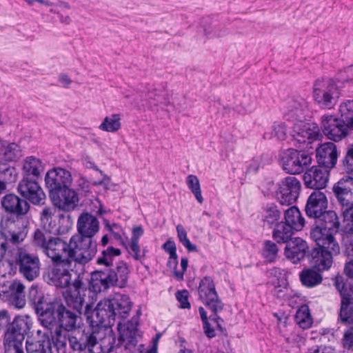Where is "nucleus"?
Segmentation results:
<instances>
[{"label": "nucleus", "mask_w": 353, "mask_h": 353, "mask_svg": "<svg viewBox=\"0 0 353 353\" xmlns=\"http://www.w3.org/2000/svg\"><path fill=\"white\" fill-rule=\"evenodd\" d=\"M18 192L27 201L36 205L45 203L46 196L36 180L23 177L17 186Z\"/></svg>", "instance_id": "19"}, {"label": "nucleus", "mask_w": 353, "mask_h": 353, "mask_svg": "<svg viewBox=\"0 0 353 353\" xmlns=\"http://www.w3.org/2000/svg\"><path fill=\"white\" fill-rule=\"evenodd\" d=\"M25 286L19 281L8 282L0 293V296L11 301L17 308H22L26 305Z\"/></svg>", "instance_id": "25"}, {"label": "nucleus", "mask_w": 353, "mask_h": 353, "mask_svg": "<svg viewBox=\"0 0 353 353\" xmlns=\"http://www.w3.org/2000/svg\"><path fill=\"white\" fill-rule=\"evenodd\" d=\"M307 108V102L303 99H288L283 106L284 117L288 121H301Z\"/></svg>", "instance_id": "32"}, {"label": "nucleus", "mask_w": 353, "mask_h": 353, "mask_svg": "<svg viewBox=\"0 0 353 353\" xmlns=\"http://www.w3.org/2000/svg\"><path fill=\"white\" fill-rule=\"evenodd\" d=\"M17 177L16 169L8 165L0 175V181L6 183L14 182ZM6 185V184H5Z\"/></svg>", "instance_id": "55"}, {"label": "nucleus", "mask_w": 353, "mask_h": 353, "mask_svg": "<svg viewBox=\"0 0 353 353\" xmlns=\"http://www.w3.org/2000/svg\"><path fill=\"white\" fill-rule=\"evenodd\" d=\"M79 236L92 239L99 230V222L96 216L89 212H83L77 224Z\"/></svg>", "instance_id": "30"}, {"label": "nucleus", "mask_w": 353, "mask_h": 353, "mask_svg": "<svg viewBox=\"0 0 353 353\" xmlns=\"http://www.w3.org/2000/svg\"><path fill=\"white\" fill-rule=\"evenodd\" d=\"M27 233V228L21 225L19 222L12 221L9 223L8 230L3 234H0V238H5L8 243V254L14 250V245L23 241Z\"/></svg>", "instance_id": "31"}, {"label": "nucleus", "mask_w": 353, "mask_h": 353, "mask_svg": "<svg viewBox=\"0 0 353 353\" xmlns=\"http://www.w3.org/2000/svg\"><path fill=\"white\" fill-rule=\"evenodd\" d=\"M334 251L323 248H314L310 252L308 257L310 263L318 271L329 270L333 263Z\"/></svg>", "instance_id": "29"}, {"label": "nucleus", "mask_w": 353, "mask_h": 353, "mask_svg": "<svg viewBox=\"0 0 353 353\" xmlns=\"http://www.w3.org/2000/svg\"><path fill=\"white\" fill-rule=\"evenodd\" d=\"M83 164L89 169H93L96 171L99 172L102 174V171L95 165V163L91 160V158L88 156L83 157L82 158Z\"/></svg>", "instance_id": "62"}, {"label": "nucleus", "mask_w": 353, "mask_h": 353, "mask_svg": "<svg viewBox=\"0 0 353 353\" xmlns=\"http://www.w3.org/2000/svg\"><path fill=\"white\" fill-rule=\"evenodd\" d=\"M343 170L353 175V143L347 146L345 155L342 161Z\"/></svg>", "instance_id": "51"}, {"label": "nucleus", "mask_w": 353, "mask_h": 353, "mask_svg": "<svg viewBox=\"0 0 353 353\" xmlns=\"http://www.w3.org/2000/svg\"><path fill=\"white\" fill-rule=\"evenodd\" d=\"M203 325L204 332L208 338L212 339L216 336L215 331L211 327L208 321H203Z\"/></svg>", "instance_id": "64"}, {"label": "nucleus", "mask_w": 353, "mask_h": 353, "mask_svg": "<svg viewBox=\"0 0 353 353\" xmlns=\"http://www.w3.org/2000/svg\"><path fill=\"white\" fill-rule=\"evenodd\" d=\"M335 285L341 296L340 319L350 325L345 332V344L351 345L353 343V285L339 279L336 280Z\"/></svg>", "instance_id": "8"}, {"label": "nucleus", "mask_w": 353, "mask_h": 353, "mask_svg": "<svg viewBox=\"0 0 353 353\" xmlns=\"http://www.w3.org/2000/svg\"><path fill=\"white\" fill-rule=\"evenodd\" d=\"M53 216L52 210L49 208H45L43 209L41 214V220L43 224V227H47V228H50V225L52 223V219Z\"/></svg>", "instance_id": "58"}, {"label": "nucleus", "mask_w": 353, "mask_h": 353, "mask_svg": "<svg viewBox=\"0 0 353 353\" xmlns=\"http://www.w3.org/2000/svg\"><path fill=\"white\" fill-rule=\"evenodd\" d=\"M71 267L72 261L69 259L52 263V267L48 268V274L55 286L68 288L72 283L83 280V275Z\"/></svg>", "instance_id": "10"}, {"label": "nucleus", "mask_w": 353, "mask_h": 353, "mask_svg": "<svg viewBox=\"0 0 353 353\" xmlns=\"http://www.w3.org/2000/svg\"><path fill=\"white\" fill-rule=\"evenodd\" d=\"M306 170L303 175L306 188L320 191L327 186L330 170L320 166H312L310 169Z\"/></svg>", "instance_id": "24"}, {"label": "nucleus", "mask_w": 353, "mask_h": 353, "mask_svg": "<svg viewBox=\"0 0 353 353\" xmlns=\"http://www.w3.org/2000/svg\"><path fill=\"white\" fill-rule=\"evenodd\" d=\"M272 134L279 141H284L288 137V128L284 123L275 122L272 125Z\"/></svg>", "instance_id": "54"}, {"label": "nucleus", "mask_w": 353, "mask_h": 353, "mask_svg": "<svg viewBox=\"0 0 353 353\" xmlns=\"http://www.w3.org/2000/svg\"><path fill=\"white\" fill-rule=\"evenodd\" d=\"M1 205L4 210L10 214L21 217L26 215L30 206L27 201L14 194H8L1 199Z\"/></svg>", "instance_id": "28"}, {"label": "nucleus", "mask_w": 353, "mask_h": 353, "mask_svg": "<svg viewBox=\"0 0 353 353\" xmlns=\"http://www.w3.org/2000/svg\"><path fill=\"white\" fill-rule=\"evenodd\" d=\"M121 115L113 114L110 117H105L99 128L104 132H116L121 128Z\"/></svg>", "instance_id": "43"}, {"label": "nucleus", "mask_w": 353, "mask_h": 353, "mask_svg": "<svg viewBox=\"0 0 353 353\" xmlns=\"http://www.w3.org/2000/svg\"><path fill=\"white\" fill-rule=\"evenodd\" d=\"M341 212L344 221L346 222V225L345 226V234L343 239L350 236H351L352 241H353V205L342 210Z\"/></svg>", "instance_id": "49"}, {"label": "nucleus", "mask_w": 353, "mask_h": 353, "mask_svg": "<svg viewBox=\"0 0 353 353\" xmlns=\"http://www.w3.org/2000/svg\"><path fill=\"white\" fill-rule=\"evenodd\" d=\"M130 269L128 264L120 261L114 269L97 270L92 274L90 285L94 292H100L110 287L124 288L128 280Z\"/></svg>", "instance_id": "5"}, {"label": "nucleus", "mask_w": 353, "mask_h": 353, "mask_svg": "<svg viewBox=\"0 0 353 353\" xmlns=\"http://www.w3.org/2000/svg\"><path fill=\"white\" fill-rule=\"evenodd\" d=\"M50 197L56 207L66 212L74 210L79 203L77 193L70 187L52 193Z\"/></svg>", "instance_id": "26"}, {"label": "nucleus", "mask_w": 353, "mask_h": 353, "mask_svg": "<svg viewBox=\"0 0 353 353\" xmlns=\"http://www.w3.org/2000/svg\"><path fill=\"white\" fill-rule=\"evenodd\" d=\"M327 205L326 195L321 191L314 190L307 199L305 211L308 217L318 221L323 219V216L327 213L335 212L333 210H327Z\"/></svg>", "instance_id": "21"}, {"label": "nucleus", "mask_w": 353, "mask_h": 353, "mask_svg": "<svg viewBox=\"0 0 353 353\" xmlns=\"http://www.w3.org/2000/svg\"><path fill=\"white\" fill-rule=\"evenodd\" d=\"M49 308L40 321L41 324L52 334L57 353H65L66 334L77 329L78 315L58 301H54Z\"/></svg>", "instance_id": "2"}, {"label": "nucleus", "mask_w": 353, "mask_h": 353, "mask_svg": "<svg viewBox=\"0 0 353 353\" xmlns=\"http://www.w3.org/2000/svg\"><path fill=\"white\" fill-rule=\"evenodd\" d=\"M52 334L48 331L45 332L42 338L37 341L26 342L28 353H53Z\"/></svg>", "instance_id": "36"}, {"label": "nucleus", "mask_w": 353, "mask_h": 353, "mask_svg": "<svg viewBox=\"0 0 353 353\" xmlns=\"http://www.w3.org/2000/svg\"><path fill=\"white\" fill-rule=\"evenodd\" d=\"M296 323L303 329L309 328L312 322L309 308L307 305H302L296 312L295 315Z\"/></svg>", "instance_id": "46"}, {"label": "nucleus", "mask_w": 353, "mask_h": 353, "mask_svg": "<svg viewBox=\"0 0 353 353\" xmlns=\"http://www.w3.org/2000/svg\"><path fill=\"white\" fill-rule=\"evenodd\" d=\"M198 291L201 300L209 310L214 312L223 310L224 304L218 296L211 277L205 276L201 281Z\"/></svg>", "instance_id": "16"}, {"label": "nucleus", "mask_w": 353, "mask_h": 353, "mask_svg": "<svg viewBox=\"0 0 353 353\" xmlns=\"http://www.w3.org/2000/svg\"><path fill=\"white\" fill-rule=\"evenodd\" d=\"M176 231L178 234V238L181 243L185 247L188 251L190 252H196L197 247L192 244L190 240L187 236V232L182 225H178L176 226Z\"/></svg>", "instance_id": "52"}, {"label": "nucleus", "mask_w": 353, "mask_h": 353, "mask_svg": "<svg viewBox=\"0 0 353 353\" xmlns=\"http://www.w3.org/2000/svg\"><path fill=\"white\" fill-rule=\"evenodd\" d=\"M292 140L297 143H311L322 137L320 129L316 123H304L299 121L294 125L292 132Z\"/></svg>", "instance_id": "23"}, {"label": "nucleus", "mask_w": 353, "mask_h": 353, "mask_svg": "<svg viewBox=\"0 0 353 353\" xmlns=\"http://www.w3.org/2000/svg\"><path fill=\"white\" fill-rule=\"evenodd\" d=\"M87 288L83 280L72 283L64 293L68 307H72L79 314L83 313L90 320L92 327H112L116 321L128 317L132 303L127 295L117 294L110 299L100 301L92 311V305H85Z\"/></svg>", "instance_id": "1"}, {"label": "nucleus", "mask_w": 353, "mask_h": 353, "mask_svg": "<svg viewBox=\"0 0 353 353\" xmlns=\"http://www.w3.org/2000/svg\"><path fill=\"white\" fill-rule=\"evenodd\" d=\"M341 210L353 206V176H344L332 188Z\"/></svg>", "instance_id": "22"}, {"label": "nucleus", "mask_w": 353, "mask_h": 353, "mask_svg": "<svg viewBox=\"0 0 353 353\" xmlns=\"http://www.w3.org/2000/svg\"><path fill=\"white\" fill-rule=\"evenodd\" d=\"M23 170L26 177L30 175L38 177L43 171L44 168L41 161L34 157H28L25 159Z\"/></svg>", "instance_id": "41"}, {"label": "nucleus", "mask_w": 353, "mask_h": 353, "mask_svg": "<svg viewBox=\"0 0 353 353\" xmlns=\"http://www.w3.org/2000/svg\"><path fill=\"white\" fill-rule=\"evenodd\" d=\"M73 225V219L70 214H60L59 215V228L55 230L58 234L68 232Z\"/></svg>", "instance_id": "50"}, {"label": "nucleus", "mask_w": 353, "mask_h": 353, "mask_svg": "<svg viewBox=\"0 0 353 353\" xmlns=\"http://www.w3.org/2000/svg\"><path fill=\"white\" fill-rule=\"evenodd\" d=\"M21 156L20 146L15 143H0V160L5 161H16Z\"/></svg>", "instance_id": "38"}, {"label": "nucleus", "mask_w": 353, "mask_h": 353, "mask_svg": "<svg viewBox=\"0 0 353 353\" xmlns=\"http://www.w3.org/2000/svg\"><path fill=\"white\" fill-rule=\"evenodd\" d=\"M280 161L283 170L287 173L299 174L310 167L312 157L307 151L290 148L281 154Z\"/></svg>", "instance_id": "11"}, {"label": "nucleus", "mask_w": 353, "mask_h": 353, "mask_svg": "<svg viewBox=\"0 0 353 353\" xmlns=\"http://www.w3.org/2000/svg\"><path fill=\"white\" fill-rule=\"evenodd\" d=\"M176 298L180 303V307L183 309L190 308V303L188 301V292L186 290L178 291L176 293Z\"/></svg>", "instance_id": "57"}, {"label": "nucleus", "mask_w": 353, "mask_h": 353, "mask_svg": "<svg viewBox=\"0 0 353 353\" xmlns=\"http://www.w3.org/2000/svg\"><path fill=\"white\" fill-rule=\"evenodd\" d=\"M284 219L285 222L290 224L296 231L301 230L305 224L304 218L295 206L290 207L285 211Z\"/></svg>", "instance_id": "40"}, {"label": "nucleus", "mask_w": 353, "mask_h": 353, "mask_svg": "<svg viewBox=\"0 0 353 353\" xmlns=\"http://www.w3.org/2000/svg\"><path fill=\"white\" fill-rule=\"evenodd\" d=\"M308 249L309 247L305 241L296 237L286 244L284 253L293 263H298L305 258Z\"/></svg>", "instance_id": "33"}, {"label": "nucleus", "mask_w": 353, "mask_h": 353, "mask_svg": "<svg viewBox=\"0 0 353 353\" xmlns=\"http://www.w3.org/2000/svg\"><path fill=\"white\" fill-rule=\"evenodd\" d=\"M186 183L188 188L193 193L197 201L199 203H202L203 202V198L201 195L200 183L198 177L195 175L190 174L187 177Z\"/></svg>", "instance_id": "47"}, {"label": "nucleus", "mask_w": 353, "mask_h": 353, "mask_svg": "<svg viewBox=\"0 0 353 353\" xmlns=\"http://www.w3.org/2000/svg\"><path fill=\"white\" fill-rule=\"evenodd\" d=\"M340 117L350 128L353 126V100H348L341 104Z\"/></svg>", "instance_id": "45"}, {"label": "nucleus", "mask_w": 353, "mask_h": 353, "mask_svg": "<svg viewBox=\"0 0 353 353\" xmlns=\"http://www.w3.org/2000/svg\"><path fill=\"white\" fill-rule=\"evenodd\" d=\"M301 188V183L296 177L287 176L279 184L276 199L281 205H290L296 201Z\"/></svg>", "instance_id": "17"}, {"label": "nucleus", "mask_w": 353, "mask_h": 353, "mask_svg": "<svg viewBox=\"0 0 353 353\" xmlns=\"http://www.w3.org/2000/svg\"><path fill=\"white\" fill-rule=\"evenodd\" d=\"M103 327H92V332H84L80 339L66 334L67 342L70 347L74 351L87 350L88 353H108V350L104 349V330ZM105 328V327H103Z\"/></svg>", "instance_id": "7"}, {"label": "nucleus", "mask_w": 353, "mask_h": 353, "mask_svg": "<svg viewBox=\"0 0 353 353\" xmlns=\"http://www.w3.org/2000/svg\"><path fill=\"white\" fill-rule=\"evenodd\" d=\"M321 128L323 134L331 140L339 141L350 134L348 127L339 117L324 115L321 119Z\"/></svg>", "instance_id": "18"}, {"label": "nucleus", "mask_w": 353, "mask_h": 353, "mask_svg": "<svg viewBox=\"0 0 353 353\" xmlns=\"http://www.w3.org/2000/svg\"><path fill=\"white\" fill-rule=\"evenodd\" d=\"M260 214L263 226L272 228L277 223H279L282 212L275 203H270L261 208Z\"/></svg>", "instance_id": "35"}, {"label": "nucleus", "mask_w": 353, "mask_h": 353, "mask_svg": "<svg viewBox=\"0 0 353 353\" xmlns=\"http://www.w3.org/2000/svg\"><path fill=\"white\" fill-rule=\"evenodd\" d=\"M46 186L50 196L69 188L72 182L71 173L61 168H55L48 170L45 176Z\"/></svg>", "instance_id": "20"}, {"label": "nucleus", "mask_w": 353, "mask_h": 353, "mask_svg": "<svg viewBox=\"0 0 353 353\" xmlns=\"http://www.w3.org/2000/svg\"><path fill=\"white\" fill-rule=\"evenodd\" d=\"M121 254L120 249L109 246L102 251L101 255L97 259V263L105 267L112 266L114 257L120 256Z\"/></svg>", "instance_id": "44"}, {"label": "nucleus", "mask_w": 353, "mask_h": 353, "mask_svg": "<svg viewBox=\"0 0 353 353\" xmlns=\"http://www.w3.org/2000/svg\"><path fill=\"white\" fill-rule=\"evenodd\" d=\"M31 327V321L28 316H17L8 325L4 334V347H23L25 336Z\"/></svg>", "instance_id": "14"}, {"label": "nucleus", "mask_w": 353, "mask_h": 353, "mask_svg": "<svg viewBox=\"0 0 353 353\" xmlns=\"http://www.w3.org/2000/svg\"><path fill=\"white\" fill-rule=\"evenodd\" d=\"M163 249L170 256L176 254V248L174 241L168 240L162 246Z\"/></svg>", "instance_id": "60"}, {"label": "nucleus", "mask_w": 353, "mask_h": 353, "mask_svg": "<svg viewBox=\"0 0 353 353\" xmlns=\"http://www.w3.org/2000/svg\"><path fill=\"white\" fill-rule=\"evenodd\" d=\"M279 250L277 245L275 243L270 240L264 241L263 256L268 262H273L276 260Z\"/></svg>", "instance_id": "48"}, {"label": "nucleus", "mask_w": 353, "mask_h": 353, "mask_svg": "<svg viewBox=\"0 0 353 353\" xmlns=\"http://www.w3.org/2000/svg\"><path fill=\"white\" fill-rule=\"evenodd\" d=\"M314 100L321 106L331 109L339 98V86L330 79H319L313 86Z\"/></svg>", "instance_id": "12"}, {"label": "nucleus", "mask_w": 353, "mask_h": 353, "mask_svg": "<svg viewBox=\"0 0 353 353\" xmlns=\"http://www.w3.org/2000/svg\"><path fill=\"white\" fill-rule=\"evenodd\" d=\"M295 229L290 224L286 223L285 221H280L274 225L272 231V238L278 243L287 244L292 238Z\"/></svg>", "instance_id": "37"}, {"label": "nucleus", "mask_w": 353, "mask_h": 353, "mask_svg": "<svg viewBox=\"0 0 353 353\" xmlns=\"http://www.w3.org/2000/svg\"><path fill=\"white\" fill-rule=\"evenodd\" d=\"M350 237L347 236L343 239V253L347 256L353 257V241ZM344 271L349 278H353V258L346 262Z\"/></svg>", "instance_id": "42"}, {"label": "nucleus", "mask_w": 353, "mask_h": 353, "mask_svg": "<svg viewBox=\"0 0 353 353\" xmlns=\"http://www.w3.org/2000/svg\"><path fill=\"white\" fill-rule=\"evenodd\" d=\"M28 297L33 305L39 321L48 311L49 307L54 304V302L46 301L43 292L36 285H32L29 289Z\"/></svg>", "instance_id": "34"}, {"label": "nucleus", "mask_w": 353, "mask_h": 353, "mask_svg": "<svg viewBox=\"0 0 353 353\" xmlns=\"http://www.w3.org/2000/svg\"><path fill=\"white\" fill-rule=\"evenodd\" d=\"M106 226L108 228V230L112 232V235L117 240L121 241L122 239L121 235L119 233L121 230L119 225L114 223L112 225H110L109 223H108Z\"/></svg>", "instance_id": "61"}, {"label": "nucleus", "mask_w": 353, "mask_h": 353, "mask_svg": "<svg viewBox=\"0 0 353 353\" xmlns=\"http://www.w3.org/2000/svg\"><path fill=\"white\" fill-rule=\"evenodd\" d=\"M144 230L141 225L136 226L132 229L131 240L132 241H139V238L143 234Z\"/></svg>", "instance_id": "63"}, {"label": "nucleus", "mask_w": 353, "mask_h": 353, "mask_svg": "<svg viewBox=\"0 0 353 353\" xmlns=\"http://www.w3.org/2000/svg\"><path fill=\"white\" fill-rule=\"evenodd\" d=\"M188 265V259L186 257H183L181 260V271L175 270L174 276L178 281L183 280L184 273L187 270Z\"/></svg>", "instance_id": "59"}, {"label": "nucleus", "mask_w": 353, "mask_h": 353, "mask_svg": "<svg viewBox=\"0 0 353 353\" xmlns=\"http://www.w3.org/2000/svg\"><path fill=\"white\" fill-rule=\"evenodd\" d=\"M126 249L128 250L130 254L132 255V258L136 261H140L145 256V251L141 252L139 241H130L128 246H126Z\"/></svg>", "instance_id": "53"}, {"label": "nucleus", "mask_w": 353, "mask_h": 353, "mask_svg": "<svg viewBox=\"0 0 353 353\" xmlns=\"http://www.w3.org/2000/svg\"><path fill=\"white\" fill-rule=\"evenodd\" d=\"M208 19H205L203 21V26L208 23ZM204 33L208 37H221L224 34L225 32H221L219 28L216 27V24L213 23L210 24L209 27L204 26Z\"/></svg>", "instance_id": "56"}, {"label": "nucleus", "mask_w": 353, "mask_h": 353, "mask_svg": "<svg viewBox=\"0 0 353 353\" xmlns=\"http://www.w3.org/2000/svg\"><path fill=\"white\" fill-rule=\"evenodd\" d=\"M139 316H133L125 323H118L119 332V343L117 345H111L108 353H130L137 350L138 337Z\"/></svg>", "instance_id": "6"}, {"label": "nucleus", "mask_w": 353, "mask_h": 353, "mask_svg": "<svg viewBox=\"0 0 353 353\" xmlns=\"http://www.w3.org/2000/svg\"><path fill=\"white\" fill-rule=\"evenodd\" d=\"M299 279L303 285L307 288H313L320 284L323 276L318 271L313 268L303 269L299 273Z\"/></svg>", "instance_id": "39"}, {"label": "nucleus", "mask_w": 353, "mask_h": 353, "mask_svg": "<svg viewBox=\"0 0 353 353\" xmlns=\"http://www.w3.org/2000/svg\"><path fill=\"white\" fill-rule=\"evenodd\" d=\"M31 327V321L28 316H17L8 325L4 334V347H23L25 336Z\"/></svg>", "instance_id": "13"}, {"label": "nucleus", "mask_w": 353, "mask_h": 353, "mask_svg": "<svg viewBox=\"0 0 353 353\" xmlns=\"http://www.w3.org/2000/svg\"><path fill=\"white\" fill-rule=\"evenodd\" d=\"M16 264L18 266L19 272L29 281H34L40 274L41 263L37 254L18 249Z\"/></svg>", "instance_id": "15"}, {"label": "nucleus", "mask_w": 353, "mask_h": 353, "mask_svg": "<svg viewBox=\"0 0 353 353\" xmlns=\"http://www.w3.org/2000/svg\"><path fill=\"white\" fill-rule=\"evenodd\" d=\"M340 221L336 212L327 213L323 219L315 221L310 230V238L319 248L334 251V254L340 252V246L335 238L339 232Z\"/></svg>", "instance_id": "3"}, {"label": "nucleus", "mask_w": 353, "mask_h": 353, "mask_svg": "<svg viewBox=\"0 0 353 353\" xmlns=\"http://www.w3.org/2000/svg\"><path fill=\"white\" fill-rule=\"evenodd\" d=\"M316 157L320 167L330 170L337 162V149L332 142H326L316 149Z\"/></svg>", "instance_id": "27"}, {"label": "nucleus", "mask_w": 353, "mask_h": 353, "mask_svg": "<svg viewBox=\"0 0 353 353\" xmlns=\"http://www.w3.org/2000/svg\"><path fill=\"white\" fill-rule=\"evenodd\" d=\"M97 243L92 239L73 235L70 239L68 258L81 265L89 263L96 255Z\"/></svg>", "instance_id": "9"}, {"label": "nucleus", "mask_w": 353, "mask_h": 353, "mask_svg": "<svg viewBox=\"0 0 353 353\" xmlns=\"http://www.w3.org/2000/svg\"><path fill=\"white\" fill-rule=\"evenodd\" d=\"M34 246L41 249L52 263L64 261V256L68 257L70 242L67 243L55 235L47 227L37 229L32 236Z\"/></svg>", "instance_id": "4"}]
</instances>
